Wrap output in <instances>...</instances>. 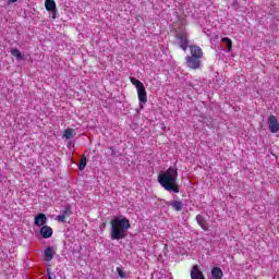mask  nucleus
Instances as JSON below:
<instances>
[{"label":"nucleus","mask_w":279,"mask_h":279,"mask_svg":"<svg viewBox=\"0 0 279 279\" xmlns=\"http://www.w3.org/2000/svg\"><path fill=\"white\" fill-rule=\"evenodd\" d=\"M158 182L168 193H180V185H178V168L170 167L167 171L160 172Z\"/></svg>","instance_id":"1"},{"label":"nucleus","mask_w":279,"mask_h":279,"mask_svg":"<svg viewBox=\"0 0 279 279\" xmlns=\"http://www.w3.org/2000/svg\"><path fill=\"white\" fill-rule=\"evenodd\" d=\"M130 230V220L128 218H114L111 220V239L112 241H121L128 236Z\"/></svg>","instance_id":"2"},{"label":"nucleus","mask_w":279,"mask_h":279,"mask_svg":"<svg viewBox=\"0 0 279 279\" xmlns=\"http://www.w3.org/2000/svg\"><path fill=\"white\" fill-rule=\"evenodd\" d=\"M137 97L140 101V109L143 110V108H145V105L147 104V90L145 89V85L137 88Z\"/></svg>","instance_id":"3"},{"label":"nucleus","mask_w":279,"mask_h":279,"mask_svg":"<svg viewBox=\"0 0 279 279\" xmlns=\"http://www.w3.org/2000/svg\"><path fill=\"white\" fill-rule=\"evenodd\" d=\"M177 38L179 40L180 48L183 49V51H186L189 49V34L186 32L179 33Z\"/></svg>","instance_id":"4"},{"label":"nucleus","mask_w":279,"mask_h":279,"mask_svg":"<svg viewBox=\"0 0 279 279\" xmlns=\"http://www.w3.org/2000/svg\"><path fill=\"white\" fill-rule=\"evenodd\" d=\"M268 128H269V132H271V134H278L279 122H278V118L276 116H269Z\"/></svg>","instance_id":"5"},{"label":"nucleus","mask_w":279,"mask_h":279,"mask_svg":"<svg viewBox=\"0 0 279 279\" xmlns=\"http://www.w3.org/2000/svg\"><path fill=\"white\" fill-rule=\"evenodd\" d=\"M186 62V66H189V69H199V66H202V59L195 58V57H191L187 56L185 58Z\"/></svg>","instance_id":"6"},{"label":"nucleus","mask_w":279,"mask_h":279,"mask_svg":"<svg viewBox=\"0 0 279 279\" xmlns=\"http://www.w3.org/2000/svg\"><path fill=\"white\" fill-rule=\"evenodd\" d=\"M190 53L192 58H198L202 60L204 58V51L201 49L199 46H190Z\"/></svg>","instance_id":"7"},{"label":"nucleus","mask_w":279,"mask_h":279,"mask_svg":"<svg viewBox=\"0 0 279 279\" xmlns=\"http://www.w3.org/2000/svg\"><path fill=\"white\" fill-rule=\"evenodd\" d=\"M40 234L44 239H51L53 235V229H51L49 226H44L40 229Z\"/></svg>","instance_id":"8"},{"label":"nucleus","mask_w":279,"mask_h":279,"mask_svg":"<svg viewBox=\"0 0 279 279\" xmlns=\"http://www.w3.org/2000/svg\"><path fill=\"white\" fill-rule=\"evenodd\" d=\"M191 278L192 279H206L204 277V272H202V270H199L197 265L193 266V269L191 270Z\"/></svg>","instance_id":"9"},{"label":"nucleus","mask_w":279,"mask_h":279,"mask_svg":"<svg viewBox=\"0 0 279 279\" xmlns=\"http://www.w3.org/2000/svg\"><path fill=\"white\" fill-rule=\"evenodd\" d=\"M47 223V216L45 214H38L35 216V226H45Z\"/></svg>","instance_id":"10"},{"label":"nucleus","mask_w":279,"mask_h":279,"mask_svg":"<svg viewBox=\"0 0 279 279\" xmlns=\"http://www.w3.org/2000/svg\"><path fill=\"white\" fill-rule=\"evenodd\" d=\"M44 254H45V258L46 260L49 263L53 259V256H56V251H53V247L51 246H48L45 251H44Z\"/></svg>","instance_id":"11"},{"label":"nucleus","mask_w":279,"mask_h":279,"mask_svg":"<svg viewBox=\"0 0 279 279\" xmlns=\"http://www.w3.org/2000/svg\"><path fill=\"white\" fill-rule=\"evenodd\" d=\"M168 206H171L173 210H175L177 213H180L182 210L183 204H182V201H170L168 203Z\"/></svg>","instance_id":"12"},{"label":"nucleus","mask_w":279,"mask_h":279,"mask_svg":"<svg viewBox=\"0 0 279 279\" xmlns=\"http://www.w3.org/2000/svg\"><path fill=\"white\" fill-rule=\"evenodd\" d=\"M211 277L215 279L223 278V270H221V268H219V267H214L211 269Z\"/></svg>","instance_id":"13"},{"label":"nucleus","mask_w":279,"mask_h":279,"mask_svg":"<svg viewBox=\"0 0 279 279\" xmlns=\"http://www.w3.org/2000/svg\"><path fill=\"white\" fill-rule=\"evenodd\" d=\"M45 5L48 12H53L56 10V1L53 0H46Z\"/></svg>","instance_id":"14"},{"label":"nucleus","mask_w":279,"mask_h":279,"mask_svg":"<svg viewBox=\"0 0 279 279\" xmlns=\"http://www.w3.org/2000/svg\"><path fill=\"white\" fill-rule=\"evenodd\" d=\"M11 56L13 57V58H16V60H23V53H21V50H19V49H16V48H13V49H11Z\"/></svg>","instance_id":"15"},{"label":"nucleus","mask_w":279,"mask_h":279,"mask_svg":"<svg viewBox=\"0 0 279 279\" xmlns=\"http://www.w3.org/2000/svg\"><path fill=\"white\" fill-rule=\"evenodd\" d=\"M196 221H197L198 226H201V228L203 230H208V227H206V223L204 221V217L202 215H197L196 216Z\"/></svg>","instance_id":"16"},{"label":"nucleus","mask_w":279,"mask_h":279,"mask_svg":"<svg viewBox=\"0 0 279 279\" xmlns=\"http://www.w3.org/2000/svg\"><path fill=\"white\" fill-rule=\"evenodd\" d=\"M130 80H131V84H133V86H135L136 90L138 88H142L143 86H145L141 81H138L135 77H131Z\"/></svg>","instance_id":"17"},{"label":"nucleus","mask_w":279,"mask_h":279,"mask_svg":"<svg viewBox=\"0 0 279 279\" xmlns=\"http://www.w3.org/2000/svg\"><path fill=\"white\" fill-rule=\"evenodd\" d=\"M74 135H75V131L73 129H66L63 134L64 138H68V140L73 138Z\"/></svg>","instance_id":"18"},{"label":"nucleus","mask_w":279,"mask_h":279,"mask_svg":"<svg viewBox=\"0 0 279 279\" xmlns=\"http://www.w3.org/2000/svg\"><path fill=\"white\" fill-rule=\"evenodd\" d=\"M222 43H227L228 51L232 50V40L228 37L222 38Z\"/></svg>","instance_id":"19"},{"label":"nucleus","mask_w":279,"mask_h":279,"mask_svg":"<svg viewBox=\"0 0 279 279\" xmlns=\"http://www.w3.org/2000/svg\"><path fill=\"white\" fill-rule=\"evenodd\" d=\"M80 171H84L86 169V157L81 158V163L78 166Z\"/></svg>","instance_id":"20"},{"label":"nucleus","mask_w":279,"mask_h":279,"mask_svg":"<svg viewBox=\"0 0 279 279\" xmlns=\"http://www.w3.org/2000/svg\"><path fill=\"white\" fill-rule=\"evenodd\" d=\"M117 274L120 278H128V276L125 275V271H123V269L121 268H117Z\"/></svg>","instance_id":"21"},{"label":"nucleus","mask_w":279,"mask_h":279,"mask_svg":"<svg viewBox=\"0 0 279 279\" xmlns=\"http://www.w3.org/2000/svg\"><path fill=\"white\" fill-rule=\"evenodd\" d=\"M61 215L65 216V219L68 217H71V207H66L65 210Z\"/></svg>","instance_id":"22"},{"label":"nucleus","mask_w":279,"mask_h":279,"mask_svg":"<svg viewBox=\"0 0 279 279\" xmlns=\"http://www.w3.org/2000/svg\"><path fill=\"white\" fill-rule=\"evenodd\" d=\"M57 219H58V221H61V223H64V221H66V218H65V216H63V214L59 215L57 217Z\"/></svg>","instance_id":"23"},{"label":"nucleus","mask_w":279,"mask_h":279,"mask_svg":"<svg viewBox=\"0 0 279 279\" xmlns=\"http://www.w3.org/2000/svg\"><path fill=\"white\" fill-rule=\"evenodd\" d=\"M19 0H8V4L10 5L11 3H16Z\"/></svg>","instance_id":"24"},{"label":"nucleus","mask_w":279,"mask_h":279,"mask_svg":"<svg viewBox=\"0 0 279 279\" xmlns=\"http://www.w3.org/2000/svg\"><path fill=\"white\" fill-rule=\"evenodd\" d=\"M48 276H49V279H51V275H50V274H48Z\"/></svg>","instance_id":"25"}]
</instances>
